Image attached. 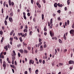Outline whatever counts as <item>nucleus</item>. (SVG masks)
I'll use <instances>...</instances> for the list:
<instances>
[{
	"mask_svg": "<svg viewBox=\"0 0 74 74\" xmlns=\"http://www.w3.org/2000/svg\"><path fill=\"white\" fill-rule=\"evenodd\" d=\"M64 10L65 11H67V7H65L64 8Z\"/></svg>",
	"mask_w": 74,
	"mask_h": 74,
	"instance_id": "nucleus-51",
	"label": "nucleus"
},
{
	"mask_svg": "<svg viewBox=\"0 0 74 74\" xmlns=\"http://www.w3.org/2000/svg\"><path fill=\"white\" fill-rule=\"evenodd\" d=\"M24 53H27L28 52V51L26 50H24Z\"/></svg>",
	"mask_w": 74,
	"mask_h": 74,
	"instance_id": "nucleus-26",
	"label": "nucleus"
},
{
	"mask_svg": "<svg viewBox=\"0 0 74 74\" xmlns=\"http://www.w3.org/2000/svg\"><path fill=\"white\" fill-rule=\"evenodd\" d=\"M60 10H58L57 11V12H58V13H59V14H60Z\"/></svg>",
	"mask_w": 74,
	"mask_h": 74,
	"instance_id": "nucleus-48",
	"label": "nucleus"
},
{
	"mask_svg": "<svg viewBox=\"0 0 74 74\" xmlns=\"http://www.w3.org/2000/svg\"><path fill=\"white\" fill-rule=\"evenodd\" d=\"M14 32V30H12V32H11L10 34V36H12V34H13Z\"/></svg>",
	"mask_w": 74,
	"mask_h": 74,
	"instance_id": "nucleus-11",
	"label": "nucleus"
},
{
	"mask_svg": "<svg viewBox=\"0 0 74 74\" xmlns=\"http://www.w3.org/2000/svg\"><path fill=\"white\" fill-rule=\"evenodd\" d=\"M19 51L21 53H23V50L21 49H20Z\"/></svg>",
	"mask_w": 74,
	"mask_h": 74,
	"instance_id": "nucleus-12",
	"label": "nucleus"
},
{
	"mask_svg": "<svg viewBox=\"0 0 74 74\" xmlns=\"http://www.w3.org/2000/svg\"><path fill=\"white\" fill-rule=\"evenodd\" d=\"M11 4L12 7H13L14 5V2H12L11 3Z\"/></svg>",
	"mask_w": 74,
	"mask_h": 74,
	"instance_id": "nucleus-27",
	"label": "nucleus"
},
{
	"mask_svg": "<svg viewBox=\"0 0 74 74\" xmlns=\"http://www.w3.org/2000/svg\"><path fill=\"white\" fill-rule=\"evenodd\" d=\"M44 15L42 14V20H44Z\"/></svg>",
	"mask_w": 74,
	"mask_h": 74,
	"instance_id": "nucleus-16",
	"label": "nucleus"
},
{
	"mask_svg": "<svg viewBox=\"0 0 74 74\" xmlns=\"http://www.w3.org/2000/svg\"><path fill=\"white\" fill-rule=\"evenodd\" d=\"M42 1L44 3H46V1L45 0H42Z\"/></svg>",
	"mask_w": 74,
	"mask_h": 74,
	"instance_id": "nucleus-52",
	"label": "nucleus"
},
{
	"mask_svg": "<svg viewBox=\"0 0 74 74\" xmlns=\"http://www.w3.org/2000/svg\"><path fill=\"white\" fill-rule=\"evenodd\" d=\"M36 5H37V6H38V7L41 8V5H40V3H39V2H37Z\"/></svg>",
	"mask_w": 74,
	"mask_h": 74,
	"instance_id": "nucleus-6",
	"label": "nucleus"
},
{
	"mask_svg": "<svg viewBox=\"0 0 74 74\" xmlns=\"http://www.w3.org/2000/svg\"><path fill=\"white\" fill-rule=\"evenodd\" d=\"M58 7H59L60 8L62 7V6H63V5L60 3H58Z\"/></svg>",
	"mask_w": 74,
	"mask_h": 74,
	"instance_id": "nucleus-7",
	"label": "nucleus"
},
{
	"mask_svg": "<svg viewBox=\"0 0 74 74\" xmlns=\"http://www.w3.org/2000/svg\"><path fill=\"white\" fill-rule=\"evenodd\" d=\"M29 73H31V71H32V69H31V68H29Z\"/></svg>",
	"mask_w": 74,
	"mask_h": 74,
	"instance_id": "nucleus-28",
	"label": "nucleus"
},
{
	"mask_svg": "<svg viewBox=\"0 0 74 74\" xmlns=\"http://www.w3.org/2000/svg\"><path fill=\"white\" fill-rule=\"evenodd\" d=\"M69 1H67V4H68V5H69V4H70V2Z\"/></svg>",
	"mask_w": 74,
	"mask_h": 74,
	"instance_id": "nucleus-43",
	"label": "nucleus"
},
{
	"mask_svg": "<svg viewBox=\"0 0 74 74\" xmlns=\"http://www.w3.org/2000/svg\"><path fill=\"white\" fill-rule=\"evenodd\" d=\"M18 36H21V35H22V34H22V33H18Z\"/></svg>",
	"mask_w": 74,
	"mask_h": 74,
	"instance_id": "nucleus-36",
	"label": "nucleus"
},
{
	"mask_svg": "<svg viewBox=\"0 0 74 74\" xmlns=\"http://www.w3.org/2000/svg\"><path fill=\"white\" fill-rule=\"evenodd\" d=\"M44 31H47V29H46V27H45L44 28Z\"/></svg>",
	"mask_w": 74,
	"mask_h": 74,
	"instance_id": "nucleus-50",
	"label": "nucleus"
},
{
	"mask_svg": "<svg viewBox=\"0 0 74 74\" xmlns=\"http://www.w3.org/2000/svg\"><path fill=\"white\" fill-rule=\"evenodd\" d=\"M1 11H2V14H3V12H4V10H3V8H2Z\"/></svg>",
	"mask_w": 74,
	"mask_h": 74,
	"instance_id": "nucleus-49",
	"label": "nucleus"
},
{
	"mask_svg": "<svg viewBox=\"0 0 74 74\" xmlns=\"http://www.w3.org/2000/svg\"><path fill=\"white\" fill-rule=\"evenodd\" d=\"M61 19H60V18L59 17L58 18V21H60V20H61Z\"/></svg>",
	"mask_w": 74,
	"mask_h": 74,
	"instance_id": "nucleus-62",
	"label": "nucleus"
},
{
	"mask_svg": "<svg viewBox=\"0 0 74 74\" xmlns=\"http://www.w3.org/2000/svg\"><path fill=\"white\" fill-rule=\"evenodd\" d=\"M10 67H12L13 69H14L15 68V66L14 65H10Z\"/></svg>",
	"mask_w": 74,
	"mask_h": 74,
	"instance_id": "nucleus-21",
	"label": "nucleus"
},
{
	"mask_svg": "<svg viewBox=\"0 0 74 74\" xmlns=\"http://www.w3.org/2000/svg\"><path fill=\"white\" fill-rule=\"evenodd\" d=\"M32 33H33V32H32V31H31L29 33V36H32Z\"/></svg>",
	"mask_w": 74,
	"mask_h": 74,
	"instance_id": "nucleus-35",
	"label": "nucleus"
},
{
	"mask_svg": "<svg viewBox=\"0 0 74 74\" xmlns=\"http://www.w3.org/2000/svg\"><path fill=\"white\" fill-rule=\"evenodd\" d=\"M42 63H43V64H45V60H43Z\"/></svg>",
	"mask_w": 74,
	"mask_h": 74,
	"instance_id": "nucleus-60",
	"label": "nucleus"
},
{
	"mask_svg": "<svg viewBox=\"0 0 74 74\" xmlns=\"http://www.w3.org/2000/svg\"><path fill=\"white\" fill-rule=\"evenodd\" d=\"M24 32H27V29H25L24 30Z\"/></svg>",
	"mask_w": 74,
	"mask_h": 74,
	"instance_id": "nucleus-25",
	"label": "nucleus"
},
{
	"mask_svg": "<svg viewBox=\"0 0 74 74\" xmlns=\"http://www.w3.org/2000/svg\"><path fill=\"white\" fill-rule=\"evenodd\" d=\"M67 25H69V23H70V21H69V20L67 21Z\"/></svg>",
	"mask_w": 74,
	"mask_h": 74,
	"instance_id": "nucleus-41",
	"label": "nucleus"
},
{
	"mask_svg": "<svg viewBox=\"0 0 74 74\" xmlns=\"http://www.w3.org/2000/svg\"><path fill=\"white\" fill-rule=\"evenodd\" d=\"M27 15L28 16H29L30 15V14L29 12H28L27 14Z\"/></svg>",
	"mask_w": 74,
	"mask_h": 74,
	"instance_id": "nucleus-40",
	"label": "nucleus"
},
{
	"mask_svg": "<svg viewBox=\"0 0 74 74\" xmlns=\"http://www.w3.org/2000/svg\"><path fill=\"white\" fill-rule=\"evenodd\" d=\"M8 16H7L6 17L5 20H7L8 19Z\"/></svg>",
	"mask_w": 74,
	"mask_h": 74,
	"instance_id": "nucleus-37",
	"label": "nucleus"
},
{
	"mask_svg": "<svg viewBox=\"0 0 74 74\" xmlns=\"http://www.w3.org/2000/svg\"><path fill=\"white\" fill-rule=\"evenodd\" d=\"M55 55H56V53L57 52V50H56V49H55Z\"/></svg>",
	"mask_w": 74,
	"mask_h": 74,
	"instance_id": "nucleus-45",
	"label": "nucleus"
},
{
	"mask_svg": "<svg viewBox=\"0 0 74 74\" xmlns=\"http://www.w3.org/2000/svg\"><path fill=\"white\" fill-rule=\"evenodd\" d=\"M42 41V39H41L39 38V42H41Z\"/></svg>",
	"mask_w": 74,
	"mask_h": 74,
	"instance_id": "nucleus-31",
	"label": "nucleus"
},
{
	"mask_svg": "<svg viewBox=\"0 0 74 74\" xmlns=\"http://www.w3.org/2000/svg\"><path fill=\"white\" fill-rule=\"evenodd\" d=\"M4 23L5 25L6 26V25H7V21L5 20L4 21Z\"/></svg>",
	"mask_w": 74,
	"mask_h": 74,
	"instance_id": "nucleus-18",
	"label": "nucleus"
},
{
	"mask_svg": "<svg viewBox=\"0 0 74 74\" xmlns=\"http://www.w3.org/2000/svg\"><path fill=\"white\" fill-rule=\"evenodd\" d=\"M54 6L56 8H57L58 7V4L57 3H55L54 5Z\"/></svg>",
	"mask_w": 74,
	"mask_h": 74,
	"instance_id": "nucleus-9",
	"label": "nucleus"
},
{
	"mask_svg": "<svg viewBox=\"0 0 74 74\" xmlns=\"http://www.w3.org/2000/svg\"><path fill=\"white\" fill-rule=\"evenodd\" d=\"M42 44V42H40L38 44V48Z\"/></svg>",
	"mask_w": 74,
	"mask_h": 74,
	"instance_id": "nucleus-13",
	"label": "nucleus"
},
{
	"mask_svg": "<svg viewBox=\"0 0 74 74\" xmlns=\"http://www.w3.org/2000/svg\"><path fill=\"white\" fill-rule=\"evenodd\" d=\"M24 18V19L25 20H26L27 19V18H26V16H23Z\"/></svg>",
	"mask_w": 74,
	"mask_h": 74,
	"instance_id": "nucleus-38",
	"label": "nucleus"
},
{
	"mask_svg": "<svg viewBox=\"0 0 74 74\" xmlns=\"http://www.w3.org/2000/svg\"><path fill=\"white\" fill-rule=\"evenodd\" d=\"M2 29H3V30H4V29H5V27H4V26H3L2 27Z\"/></svg>",
	"mask_w": 74,
	"mask_h": 74,
	"instance_id": "nucleus-53",
	"label": "nucleus"
},
{
	"mask_svg": "<svg viewBox=\"0 0 74 74\" xmlns=\"http://www.w3.org/2000/svg\"><path fill=\"white\" fill-rule=\"evenodd\" d=\"M8 2L9 5H11V0H9Z\"/></svg>",
	"mask_w": 74,
	"mask_h": 74,
	"instance_id": "nucleus-15",
	"label": "nucleus"
},
{
	"mask_svg": "<svg viewBox=\"0 0 74 74\" xmlns=\"http://www.w3.org/2000/svg\"><path fill=\"white\" fill-rule=\"evenodd\" d=\"M45 48L47 47V45L46 44H45L43 46Z\"/></svg>",
	"mask_w": 74,
	"mask_h": 74,
	"instance_id": "nucleus-39",
	"label": "nucleus"
},
{
	"mask_svg": "<svg viewBox=\"0 0 74 74\" xmlns=\"http://www.w3.org/2000/svg\"><path fill=\"white\" fill-rule=\"evenodd\" d=\"M43 46H42V45H41L40 46V51H43Z\"/></svg>",
	"mask_w": 74,
	"mask_h": 74,
	"instance_id": "nucleus-8",
	"label": "nucleus"
},
{
	"mask_svg": "<svg viewBox=\"0 0 74 74\" xmlns=\"http://www.w3.org/2000/svg\"><path fill=\"white\" fill-rule=\"evenodd\" d=\"M17 46L18 48H19V47H21V44H19V45H17Z\"/></svg>",
	"mask_w": 74,
	"mask_h": 74,
	"instance_id": "nucleus-23",
	"label": "nucleus"
},
{
	"mask_svg": "<svg viewBox=\"0 0 74 74\" xmlns=\"http://www.w3.org/2000/svg\"><path fill=\"white\" fill-rule=\"evenodd\" d=\"M0 62L1 63H2V60L1 58L0 59Z\"/></svg>",
	"mask_w": 74,
	"mask_h": 74,
	"instance_id": "nucleus-58",
	"label": "nucleus"
},
{
	"mask_svg": "<svg viewBox=\"0 0 74 74\" xmlns=\"http://www.w3.org/2000/svg\"><path fill=\"white\" fill-rule=\"evenodd\" d=\"M31 1L32 4H33V3H34V1H33V0H31Z\"/></svg>",
	"mask_w": 74,
	"mask_h": 74,
	"instance_id": "nucleus-42",
	"label": "nucleus"
},
{
	"mask_svg": "<svg viewBox=\"0 0 74 74\" xmlns=\"http://www.w3.org/2000/svg\"><path fill=\"white\" fill-rule=\"evenodd\" d=\"M6 2L5 1L4 2V3H3V6L4 7H5V5H6Z\"/></svg>",
	"mask_w": 74,
	"mask_h": 74,
	"instance_id": "nucleus-30",
	"label": "nucleus"
},
{
	"mask_svg": "<svg viewBox=\"0 0 74 74\" xmlns=\"http://www.w3.org/2000/svg\"><path fill=\"white\" fill-rule=\"evenodd\" d=\"M14 64H15V65H17V62H16V61H15Z\"/></svg>",
	"mask_w": 74,
	"mask_h": 74,
	"instance_id": "nucleus-55",
	"label": "nucleus"
},
{
	"mask_svg": "<svg viewBox=\"0 0 74 74\" xmlns=\"http://www.w3.org/2000/svg\"><path fill=\"white\" fill-rule=\"evenodd\" d=\"M32 63V64H34V61L32 60H30L29 61V64H31Z\"/></svg>",
	"mask_w": 74,
	"mask_h": 74,
	"instance_id": "nucleus-5",
	"label": "nucleus"
},
{
	"mask_svg": "<svg viewBox=\"0 0 74 74\" xmlns=\"http://www.w3.org/2000/svg\"><path fill=\"white\" fill-rule=\"evenodd\" d=\"M52 65L53 66H54V65H55V62H52Z\"/></svg>",
	"mask_w": 74,
	"mask_h": 74,
	"instance_id": "nucleus-29",
	"label": "nucleus"
},
{
	"mask_svg": "<svg viewBox=\"0 0 74 74\" xmlns=\"http://www.w3.org/2000/svg\"><path fill=\"white\" fill-rule=\"evenodd\" d=\"M23 16H26V13L25 12H24L23 13Z\"/></svg>",
	"mask_w": 74,
	"mask_h": 74,
	"instance_id": "nucleus-56",
	"label": "nucleus"
},
{
	"mask_svg": "<svg viewBox=\"0 0 74 74\" xmlns=\"http://www.w3.org/2000/svg\"><path fill=\"white\" fill-rule=\"evenodd\" d=\"M38 69H37L35 71V73L36 74H38Z\"/></svg>",
	"mask_w": 74,
	"mask_h": 74,
	"instance_id": "nucleus-19",
	"label": "nucleus"
},
{
	"mask_svg": "<svg viewBox=\"0 0 74 74\" xmlns=\"http://www.w3.org/2000/svg\"><path fill=\"white\" fill-rule=\"evenodd\" d=\"M48 26H51V24H50V23L49 22H48Z\"/></svg>",
	"mask_w": 74,
	"mask_h": 74,
	"instance_id": "nucleus-46",
	"label": "nucleus"
},
{
	"mask_svg": "<svg viewBox=\"0 0 74 74\" xmlns=\"http://www.w3.org/2000/svg\"><path fill=\"white\" fill-rule=\"evenodd\" d=\"M13 39V38H10V40L11 41H12Z\"/></svg>",
	"mask_w": 74,
	"mask_h": 74,
	"instance_id": "nucleus-57",
	"label": "nucleus"
},
{
	"mask_svg": "<svg viewBox=\"0 0 74 74\" xmlns=\"http://www.w3.org/2000/svg\"><path fill=\"white\" fill-rule=\"evenodd\" d=\"M9 21L11 22H13V20H12V18L9 17Z\"/></svg>",
	"mask_w": 74,
	"mask_h": 74,
	"instance_id": "nucleus-10",
	"label": "nucleus"
},
{
	"mask_svg": "<svg viewBox=\"0 0 74 74\" xmlns=\"http://www.w3.org/2000/svg\"><path fill=\"white\" fill-rule=\"evenodd\" d=\"M3 67H4V70H5L6 69V65L5 64V61H4L3 62Z\"/></svg>",
	"mask_w": 74,
	"mask_h": 74,
	"instance_id": "nucleus-3",
	"label": "nucleus"
},
{
	"mask_svg": "<svg viewBox=\"0 0 74 74\" xmlns=\"http://www.w3.org/2000/svg\"><path fill=\"white\" fill-rule=\"evenodd\" d=\"M70 33L71 34H72L73 36H74V29H71L70 31Z\"/></svg>",
	"mask_w": 74,
	"mask_h": 74,
	"instance_id": "nucleus-2",
	"label": "nucleus"
},
{
	"mask_svg": "<svg viewBox=\"0 0 74 74\" xmlns=\"http://www.w3.org/2000/svg\"><path fill=\"white\" fill-rule=\"evenodd\" d=\"M21 36L22 37H25V34H22V35H21Z\"/></svg>",
	"mask_w": 74,
	"mask_h": 74,
	"instance_id": "nucleus-33",
	"label": "nucleus"
},
{
	"mask_svg": "<svg viewBox=\"0 0 74 74\" xmlns=\"http://www.w3.org/2000/svg\"><path fill=\"white\" fill-rule=\"evenodd\" d=\"M28 49H29V50H30V47L29 46H28L27 47Z\"/></svg>",
	"mask_w": 74,
	"mask_h": 74,
	"instance_id": "nucleus-54",
	"label": "nucleus"
},
{
	"mask_svg": "<svg viewBox=\"0 0 74 74\" xmlns=\"http://www.w3.org/2000/svg\"><path fill=\"white\" fill-rule=\"evenodd\" d=\"M53 21V19L52 18H51V21H50V23L51 24H52V21Z\"/></svg>",
	"mask_w": 74,
	"mask_h": 74,
	"instance_id": "nucleus-34",
	"label": "nucleus"
},
{
	"mask_svg": "<svg viewBox=\"0 0 74 74\" xmlns=\"http://www.w3.org/2000/svg\"><path fill=\"white\" fill-rule=\"evenodd\" d=\"M8 48H10V45H8Z\"/></svg>",
	"mask_w": 74,
	"mask_h": 74,
	"instance_id": "nucleus-63",
	"label": "nucleus"
},
{
	"mask_svg": "<svg viewBox=\"0 0 74 74\" xmlns=\"http://www.w3.org/2000/svg\"><path fill=\"white\" fill-rule=\"evenodd\" d=\"M59 42L60 43H62V41L60 39H59Z\"/></svg>",
	"mask_w": 74,
	"mask_h": 74,
	"instance_id": "nucleus-20",
	"label": "nucleus"
},
{
	"mask_svg": "<svg viewBox=\"0 0 74 74\" xmlns=\"http://www.w3.org/2000/svg\"><path fill=\"white\" fill-rule=\"evenodd\" d=\"M39 62L40 63H41L42 62V60H39Z\"/></svg>",
	"mask_w": 74,
	"mask_h": 74,
	"instance_id": "nucleus-59",
	"label": "nucleus"
},
{
	"mask_svg": "<svg viewBox=\"0 0 74 74\" xmlns=\"http://www.w3.org/2000/svg\"><path fill=\"white\" fill-rule=\"evenodd\" d=\"M69 64H74V61H73L72 60H71L69 61Z\"/></svg>",
	"mask_w": 74,
	"mask_h": 74,
	"instance_id": "nucleus-4",
	"label": "nucleus"
},
{
	"mask_svg": "<svg viewBox=\"0 0 74 74\" xmlns=\"http://www.w3.org/2000/svg\"><path fill=\"white\" fill-rule=\"evenodd\" d=\"M25 74H27V71H25Z\"/></svg>",
	"mask_w": 74,
	"mask_h": 74,
	"instance_id": "nucleus-61",
	"label": "nucleus"
},
{
	"mask_svg": "<svg viewBox=\"0 0 74 74\" xmlns=\"http://www.w3.org/2000/svg\"><path fill=\"white\" fill-rule=\"evenodd\" d=\"M18 57H20L21 56V54L19 53H18Z\"/></svg>",
	"mask_w": 74,
	"mask_h": 74,
	"instance_id": "nucleus-47",
	"label": "nucleus"
},
{
	"mask_svg": "<svg viewBox=\"0 0 74 74\" xmlns=\"http://www.w3.org/2000/svg\"><path fill=\"white\" fill-rule=\"evenodd\" d=\"M67 49H65L64 50V52L65 53V52H67Z\"/></svg>",
	"mask_w": 74,
	"mask_h": 74,
	"instance_id": "nucleus-44",
	"label": "nucleus"
},
{
	"mask_svg": "<svg viewBox=\"0 0 74 74\" xmlns=\"http://www.w3.org/2000/svg\"><path fill=\"white\" fill-rule=\"evenodd\" d=\"M14 14L13 13V12H12L11 13H10V15H11V16H13V15Z\"/></svg>",
	"mask_w": 74,
	"mask_h": 74,
	"instance_id": "nucleus-24",
	"label": "nucleus"
},
{
	"mask_svg": "<svg viewBox=\"0 0 74 74\" xmlns=\"http://www.w3.org/2000/svg\"><path fill=\"white\" fill-rule=\"evenodd\" d=\"M69 14L70 15H71V12L70 11L69 12Z\"/></svg>",
	"mask_w": 74,
	"mask_h": 74,
	"instance_id": "nucleus-64",
	"label": "nucleus"
},
{
	"mask_svg": "<svg viewBox=\"0 0 74 74\" xmlns=\"http://www.w3.org/2000/svg\"><path fill=\"white\" fill-rule=\"evenodd\" d=\"M20 40L21 41V42H22V37H21L20 38Z\"/></svg>",
	"mask_w": 74,
	"mask_h": 74,
	"instance_id": "nucleus-22",
	"label": "nucleus"
},
{
	"mask_svg": "<svg viewBox=\"0 0 74 74\" xmlns=\"http://www.w3.org/2000/svg\"><path fill=\"white\" fill-rule=\"evenodd\" d=\"M50 34L51 37H53L54 36V32H51V31L50 32Z\"/></svg>",
	"mask_w": 74,
	"mask_h": 74,
	"instance_id": "nucleus-1",
	"label": "nucleus"
},
{
	"mask_svg": "<svg viewBox=\"0 0 74 74\" xmlns=\"http://www.w3.org/2000/svg\"><path fill=\"white\" fill-rule=\"evenodd\" d=\"M63 38L65 40H66V34H64V35Z\"/></svg>",
	"mask_w": 74,
	"mask_h": 74,
	"instance_id": "nucleus-17",
	"label": "nucleus"
},
{
	"mask_svg": "<svg viewBox=\"0 0 74 74\" xmlns=\"http://www.w3.org/2000/svg\"><path fill=\"white\" fill-rule=\"evenodd\" d=\"M4 49H5L6 51L8 50V47L7 46H6L5 47H4Z\"/></svg>",
	"mask_w": 74,
	"mask_h": 74,
	"instance_id": "nucleus-14",
	"label": "nucleus"
},
{
	"mask_svg": "<svg viewBox=\"0 0 74 74\" xmlns=\"http://www.w3.org/2000/svg\"><path fill=\"white\" fill-rule=\"evenodd\" d=\"M3 31H0V34H1V35H3Z\"/></svg>",
	"mask_w": 74,
	"mask_h": 74,
	"instance_id": "nucleus-32",
	"label": "nucleus"
}]
</instances>
